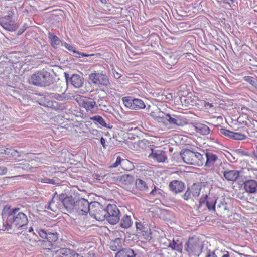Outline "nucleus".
I'll return each mask as SVG.
<instances>
[{
	"label": "nucleus",
	"instance_id": "31",
	"mask_svg": "<svg viewBox=\"0 0 257 257\" xmlns=\"http://www.w3.org/2000/svg\"><path fill=\"white\" fill-rule=\"evenodd\" d=\"M136 187L142 191H148V186L147 184L142 179H137L135 181Z\"/></svg>",
	"mask_w": 257,
	"mask_h": 257
},
{
	"label": "nucleus",
	"instance_id": "13",
	"mask_svg": "<svg viewBox=\"0 0 257 257\" xmlns=\"http://www.w3.org/2000/svg\"><path fill=\"white\" fill-rule=\"evenodd\" d=\"M200 248L199 241L193 237L189 238L185 244V249L189 253H195Z\"/></svg>",
	"mask_w": 257,
	"mask_h": 257
},
{
	"label": "nucleus",
	"instance_id": "12",
	"mask_svg": "<svg viewBox=\"0 0 257 257\" xmlns=\"http://www.w3.org/2000/svg\"><path fill=\"white\" fill-rule=\"evenodd\" d=\"M222 171L223 176L228 181L235 182L239 178L240 172L237 170H230L228 168H223Z\"/></svg>",
	"mask_w": 257,
	"mask_h": 257
},
{
	"label": "nucleus",
	"instance_id": "17",
	"mask_svg": "<svg viewBox=\"0 0 257 257\" xmlns=\"http://www.w3.org/2000/svg\"><path fill=\"white\" fill-rule=\"evenodd\" d=\"M79 104L80 106L85 108L87 111H92L95 108H96V109H98L96 102L90 98H82L80 100Z\"/></svg>",
	"mask_w": 257,
	"mask_h": 257
},
{
	"label": "nucleus",
	"instance_id": "29",
	"mask_svg": "<svg viewBox=\"0 0 257 257\" xmlns=\"http://www.w3.org/2000/svg\"><path fill=\"white\" fill-rule=\"evenodd\" d=\"M2 149L4 150V152H1V154H5L8 156L19 157L20 156V153L16 150L6 148L5 147H3Z\"/></svg>",
	"mask_w": 257,
	"mask_h": 257
},
{
	"label": "nucleus",
	"instance_id": "63",
	"mask_svg": "<svg viewBox=\"0 0 257 257\" xmlns=\"http://www.w3.org/2000/svg\"><path fill=\"white\" fill-rule=\"evenodd\" d=\"M29 232H33L34 234H35V233L33 232V228L32 227H31L29 229Z\"/></svg>",
	"mask_w": 257,
	"mask_h": 257
},
{
	"label": "nucleus",
	"instance_id": "46",
	"mask_svg": "<svg viewBox=\"0 0 257 257\" xmlns=\"http://www.w3.org/2000/svg\"><path fill=\"white\" fill-rule=\"evenodd\" d=\"M36 231L39 234V236L43 239H47L49 231L45 229H38Z\"/></svg>",
	"mask_w": 257,
	"mask_h": 257
},
{
	"label": "nucleus",
	"instance_id": "51",
	"mask_svg": "<svg viewBox=\"0 0 257 257\" xmlns=\"http://www.w3.org/2000/svg\"><path fill=\"white\" fill-rule=\"evenodd\" d=\"M157 190H160V191H162L160 189H157V188L156 187V186H154V189L150 193V195L154 196H155V195H156L157 194H159V195L161 194L160 191L157 192Z\"/></svg>",
	"mask_w": 257,
	"mask_h": 257
},
{
	"label": "nucleus",
	"instance_id": "14",
	"mask_svg": "<svg viewBox=\"0 0 257 257\" xmlns=\"http://www.w3.org/2000/svg\"><path fill=\"white\" fill-rule=\"evenodd\" d=\"M0 25L5 29L9 31H14L18 28L15 22L8 17L0 18Z\"/></svg>",
	"mask_w": 257,
	"mask_h": 257
},
{
	"label": "nucleus",
	"instance_id": "11",
	"mask_svg": "<svg viewBox=\"0 0 257 257\" xmlns=\"http://www.w3.org/2000/svg\"><path fill=\"white\" fill-rule=\"evenodd\" d=\"M169 188L173 194H177L182 192L185 188V185L184 182L179 180H173L169 184Z\"/></svg>",
	"mask_w": 257,
	"mask_h": 257
},
{
	"label": "nucleus",
	"instance_id": "8",
	"mask_svg": "<svg viewBox=\"0 0 257 257\" xmlns=\"http://www.w3.org/2000/svg\"><path fill=\"white\" fill-rule=\"evenodd\" d=\"M89 203L88 200L84 198L77 199L74 213L82 215H86L89 211Z\"/></svg>",
	"mask_w": 257,
	"mask_h": 257
},
{
	"label": "nucleus",
	"instance_id": "1",
	"mask_svg": "<svg viewBox=\"0 0 257 257\" xmlns=\"http://www.w3.org/2000/svg\"><path fill=\"white\" fill-rule=\"evenodd\" d=\"M2 217L5 230L7 231L25 229L28 223L26 214L19 207H5L3 210Z\"/></svg>",
	"mask_w": 257,
	"mask_h": 257
},
{
	"label": "nucleus",
	"instance_id": "27",
	"mask_svg": "<svg viewBox=\"0 0 257 257\" xmlns=\"http://www.w3.org/2000/svg\"><path fill=\"white\" fill-rule=\"evenodd\" d=\"M106 214H107V207H101V209H99L96 214L94 216V218L99 221H102L106 220Z\"/></svg>",
	"mask_w": 257,
	"mask_h": 257
},
{
	"label": "nucleus",
	"instance_id": "54",
	"mask_svg": "<svg viewBox=\"0 0 257 257\" xmlns=\"http://www.w3.org/2000/svg\"><path fill=\"white\" fill-rule=\"evenodd\" d=\"M28 27V26H27V24L26 23H25L21 28L20 29L18 30V35H21L26 30V29Z\"/></svg>",
	"mask_w": 257,
	"mask_h": 257
},
{
	"label": "nucleus",
	"instance_id": "36",
	"mask_svg": "<svg viewBox=\"0 0 257 257\" xmlns=\"http://www.w3.org/2000/svg\"><path fill=\"white\" fill-rule=\"evenodd\" d=\"M216 200L214 198H208L206 201V205L208 210H215Z\"/></svg>",
	"mask_w": 257,
	"mask_h": 257
},
{
	"label": "nucleus",
	"instance_id": "38",
	"mask_svg": "<svg viewBox=\"0 0 257 257\" xmlns=\"http://www.w3.org/2000/svg\"><path fill=\"white\" fill-rule=\"evenodd\" d=\"M47 96H49V98L55 99L58 101H64L67 99L66 96H64L58 93H49V95Z\"/></svg>",
	"mask_w": 257,
	"mask_h": 257
},
{
	"label": "nucleus",
	"instance_id": "57",
	"mask_svg": "<svg viewBox=\"0 0 257 257\" xmlns=\"http://www.w3.org/2000/svg\"><path fill=\"white\" fill-rule=\"evenodd\" d=\"M7 169L4 166H0V175H3L6 174Z\"/></svg>",
	"mask_w": 257,
	"mask_h": 257
},
{
	"label": "nucleus",
	"instance_id": "24",
	"mask_svg": "<svg viewBox=\"0 0 257 257\" xmlns=\"http://www.w3.org/2000/svg\"><path fill=\"white\" fill-rule=\"evenodd\" d=\"M188 188L190 190L192 197L196 198L200 195L201 190V185L200 183H194Z\"/></svg>",
	"mask_w": 257,
	"mask_h": 257
},
{
	"label": "nucleus",
	"instance_id": "52",
	"mask_svg": "<svg viewBox=\"0 0 257 257\" xmlns=\"http://www.w3.org/2000/svg\"><path fill=\"white\" fill-rule=\"evenodd\" d=\"M166 60L167 61V62L171 65H174L177 62L176 59L174 58L172 60V57L171 56L167 57L166 59Z\"/></svg>",
	"mask_w": 257,
	"mask_h": 257
},
{
	"label": "nucleus",
	"instance_id": "34",
	"mask_svg": "<svg viewBox=\"0 0 257 257\" xmlns=\"http://www.w3.org/2000/svg\"><path fill=\"white\" fill-rule=\"evenodd\" d=\"M178 241H176L173 240L172 242H170L168 247L171 248L174 250L181 252L182 249V245L181 242H177Z\"/></svg>",
	"mask_w": 257,
	"mask_h": 257
},
{
	"label": "nucleus",
	"instance_id": "20",
	"mask_svg": "<svg viewBox=\"0 0 257 257\" xmlns=\"http://www.w3.org/2000/svg\"><path fill=\"white\" fill-rule=\"evenodd\" d=\"M56 253L60 257H78L79 254L75 251L67 248H61L56 251Z\"/></svg>",
	"mask_w": 257,
	"mask_h": 257
},
{
	"label": "nucleus",
	"instance_id": "3",
	"mask_svg": "<svg viewBox=\"0 0 257 257\" xmlns=\"http://www.w3.org/2000/svg\"><path fill=\"white\" fill-rule=\"evenodd\" d=\"M180 155L183 161L191 165L201 166L205 162V158L203 154H201L195 150H191L186 149L182 150Z\"/></svg>",
	"mask_w": 257,
	"mask_h": 257
},
{
	"label": "nucleus",
	"instance_id": "33",
	"mask_svg": "<svg viewBox=\"0 0 257 257\" xmlns=\"http://www.w3.org/2000/svg\"><path fill=\"white\" fill-rule=\"evenodd\" d=\"M47 107L51 108L55 110H62L66 108V107L64 105L59 104L56 101L49 100V102L47 103Z\"/></svg>",
	"mask_w": 257,
	"mask_h": 257
},
{
	"label": "nucleus",
	"instance_id": "64",
	"mask_svg": "<svg viewBox=\"0 0 257 257\" xmlns=\"http://www.w3.org/2000/svg\"><path fill=\"white\" fill-rule=\"evenodd\" d=\"M254 154L255 157L257 158V146L256 147V150L254 151Z\"/></svg>",
	"mask_w": 257,
	"mask_h": 257
},
{
	"label": "nucleus",
	"instance_id": "30",
	"mask_svg": "<svg viewBox=\"0 0 257 257\" xmlns=\"http://www.w3.org/2000/svg\"><path fill=\"white\" fill-rule=\"evenodd\" d=\"M62 45L65 47L67 49H68L69 51L72 52L74 54H79L81 55L82 56H93L94 54H88L84 53H82L81 52L78 51L76 50L72 45L67 43L66 42H64V43H62Z\"/></svg>",
	"mask_w": 257,
	"mask_h": 257
},
{
	"label": "nucleus",
	"instance_id": "5",
	"mask_svg": "<svg viewBox=\"0 0 257 257\" xmlns=\"http://www.w3.org/2000/svg\"><path fill=\"white\" fill-rule=\"evenodd\" d=\"M60 200L62 203V209L69 213H74L75 202L77 200L76 197L71 195L68 196L66 193H61Z\"/></svg>",
	"mask_w": 257,
	"mask_h": 257
},
{
	"label": "nucleus",
	"instance_id": "41",
	"mask_svg": "<svg viewBox=\"0 0 257 257\" xmlns=\"http://www.w3.org/2000/svg\"><path fill=\"white\" fill-rule=\"evenodd\" d=\"M216 257H230V253L226 250L221 249L215 250Z\"/></svg>",
	"mask_w": 257,
	"mask_h": 257
},
{
	"label": "nucleus",
	"instance_id": "49",
	"mask_svg": "<svg viewBox=\"0 0 257 257\" xmlns=\"http://www.w3.org/2000/svg\"><path fill=\"white\" fill-rule=\"evenodd\" d=\"M148 141L145 139L140 140L139 141V146L142 149H145L148 146Z\"/></svg>",
	"mask_w": 257,
	"mask_h": 257
},
{
	"label": "nucleus",
	"instance_id": "42",
	"mask_svg": "<svg viewBox=\"0 0 257 257\" xmlns=\"http://www.w3.org/2000/svg\"><path fill=\"white\" fill-rule=\"evenodd\" d=\"M231 138L236 140H242L246 138V136L241 133L232 132Z\"/></svg>",
	"mask_w": 257,
	"mask_h": 257
},
{
	"label": "nucleus",
	"instance_id": "9",
	"mask_svg": "<svg viewBox=\"0 0 257 257\" xmlns=\"http://www.w3.org/2000/svg\"><path fill=\"white\" fill-rule=\"evenodd\" d=\"M64 77L68 84L70 83L77 88L81 87L84 83V78L77 74H73L70 77L68 73L64 72Z\"/></svg>",
	"mask_w": 257,
	"mask_h": 257
},
{
	"label": "nucleus",
	"instance_id": "39",
	"mask_svg": "<svg viewBox=\"0 0 257 257\" xmlns=\"http://www.w3.org/2000/svg\"><path fill=\"white\" fill-rule=\"evenodd\" d=\"M96 105L97 106H99L100 109L102 110L106 111L108 110L107 106H108V102H107L106 100L99 99L98 100L97 102H96Z\"/></svg>",
	"mask_w": 257,
	"mask_h": 257
},
{
	"label": "nucleus",
	"instance_id": "62",
	"mask_svg": "<svg viewBox=\"0 0 257 257\" xmlns=\"http://www.w3.org/2000/svg\"><path fill=\"white\" fill-rule=\"evenodd\" d=\"M224 3H226L230 6L233 3V0H223Z\"/></svg>",
	"mask_w": 257,
	"mask_h": 257
},
{
	"label": "nucleus",
	"instance_id": "26",
	"mask_svg": "<svg viewBox=\"0 0 257 257\" xmlns=\"http://www.w3.org/2000/svg\"><path fill=\"white\" fill-rule=\"evenodd\" d=\"M133 224V221L130 216L124 215L120 220V226L121 228L127 229L130 228Z\"/></svg>",
	"mask_w": 257,
	"mask_h": 257
},
{
	"label": "nucleus",
	"instance_id": "7",
	"mask_svg": "<svg viewBox=\"0 0 257 257\" xmlns=\"http://www.w3.org/2000/svg\"><path fill=\"white\" fill-rule=\"evenodd\" d=\"M88 77L91 83L97 85L107 86L110 84L108 78L105 74L93 73L89 74Z\"/></svg>",
	"mask_w": 257,
	"mask_h": 257
},
{
	"label": "nucleus",
	"instance_id": "58",
	"mask_svg": "<svg viewBox=\"0 0 257 257\" xmlns=\"http://www.w3.org/2000/svg\"><path fill=\"white\" fill-rule=\"evenodd\" d=\"M14 15V11L13 10L9 11L7 13V15L4 17H8V18H11Z\"/></svg>",
	"mask_w": 257,
	"mask_h": 257
},
{
	"label": "nucleus",
	"instance_id": "40",
	"mask_svg": "<svg viewBox=\"0 0 257 257\" xmlns=\"http://www.w3.org/2000/svg\"><path fill=\"white\" fill-rule=\"evenodd\" d=\"M38 181L43 183H48L53 185L58 184V180L56 179H49L47 177L38 178Z\"/></svg>",
	"mask_w": 257,
	"mask_h": 257
},
{
	"label": "nucleus",
	"instance_id": "19",
	"mask_svg": "<svg viewBox=\"0 0 257 257\" xmlns=\"http://www.w3.org/2000/svg\"><path fill=\"white\" fill-rule=\"evenodd\" d=\"M203 153L206 158V161H205L204 163H205V166L207 167H212L216 162H220V160L218 159V156L216 154L211 152Z\"/></svg>",
	"mask_w": 257,
	"mask_h": 257
},
{
	"label": "nucleus",
	"instance_id": "47",
	"mask_svg": "<svg viewBox=\"0 0 257 257\" xmlns=\"http://www.w3.org/2000/svg\"><path fill=\"white\" fill-rule=\"evenodd\" d=\"M192 194L190 190L188 188L185 193L182 195V198L184 200L188 201L190 199H192Z\"/></svg>",
	"mask_w": 257,
	"mask_h": 257
},
{
	"label": "nucleus",
	"instance_id": "48",
	"mask_svg": "<svg viewBox=\"0 0 257 257\" xmlns=\"http://www.w3.org/2000/svg\"><path fill=\"white\" fill-rule=\"evenodd\" d=\"M219 131H220V133L221 134H222L226 137H228L231 138V135H232V131H229L224 128H220Z\"/></svg>",
	"mask_w": 257,
	"mask_h": 257
},
{
	"label": "nucleus",
	"instance_id": "28",
	"mask_svg": "<svg viewBox=\"0 0 257 257\" xmlns=\"http://www.w3.org/2000/svg\"><path fill=\"white\" fill-rule=\"evenodd\" d=\"M48 39L51 46L55 48H57L61 42L60 39L57 36L51 32L48 33Z\"/></svg>",
	"mask_w": 257,
	"mask_h": 257
},
{
	"label": "nucleus",
	"instance_id": "10",
	"mask_svg": "<svg viewBox=\"0 0 257 257\" xmlns=\"http://www.w3.org/2000/svg\"><path fill=\"white\" fill-rule=\"evenodd\" d=\"M61 194H58L55 192L51 200L48 203L45 208L53 212H56L58 209H62V203L60 200Z\"/></svg>",
	"mask_w": 257,
	"mask_h": 257
},
{
	"label": "nucleus",
	"instance_id": "23",
	"mask_svg": "<svg viewBox=\"0 0 257 257\" xmlns=\"http://www.w3.org/2000/svg\"><path fill=\"white\" fill-rule=\"evenodd\" d=\"M89 213L92 216H94L99 209L103 207L99 202L94 201L89 203Z\"/></svg>",
	"mask_w": 257,
	"mask_h": 257
},
{
	"label": "nucleus",
	"instance_id": "35",
	"mask_svg": "<svg viewBox=\"0 0 257 257\" xmlns=\"http://www.w3.org/2000/svg\"><path fill=\"white\" fill-rule=\"evenodd\" d=\"M96 124H99L104 127H107V124L104 119L100 115H95L90 118Z\"/></svg>",
	"mask_w": 257,
	"mask_h": 257
},
{
	"label": "nucleus",
	"instance_id": "2",
	"mask_svg": "<svg viewBox=\"0 0 257 257\" xmlns=\"http://www.w3.org/2000/svg\"><path fill=\"white\" fill-rule=\"evenodd\" d=\"M29 82L36 86L46 87L53 83L54 77L50 73L43 69L33 74Z\"/></svg>",
	"mask_w": 257,
	"mask_h": 257
},
{
	"label": "nucleus",
	"instance_id": "44",
	"mask_svg": "<svg viewBox=\"0 0 257 257\" xmlns=\"http://www.w3.org/2000/svg\"><path fill=\"white\" fill-rule=\"evenodd\" d=\"M217 209L218 211L221 214L225 213L226 211L228 212L227 204L222 202H220L217 205Z\"/></svg>",
	"mask_w": 257,
	"mask_h": 257
},
{
	"label": "nucleus",
	"instance_id": "61",
	"mask_svg": "<svg viewBox=\"0 0 257 257\" xmlns=\"http://www.w3.org/2000/svg\"><path fill=\"white\" fill-rule=\"evenodd\" d=\"M114 76L116 79H119L121 77L120 74L117 72H115L114 73Z\"/></svg>",
	"mask_w": 257,
	"mask_h": 257
},
{
	"label": "nucleus",
	"instance_id": "15",
	"mask_svg": "<svg viewBox=\"0 0 257 257\" xmlns=\"http://www.w3.org/2000/svg\"><path fill=\"white\" fill-rule=\"evenodd\" d=\"M149 158H153L158 162H164L167 159L165 151L152 149V153L149 155Z\"/></svg>",
	"mask_w": 257,
	"mask_h": 257
},
{
	"label": "nucleus",
	"instance_id": "18",
	"mask_svg": "<svg viewBox=\"0 0 257 257\" xmlns=\"http://www.w3.org/2000/svg\"><path fill=\"white\" fill-rule=\"evenodd\" d=\"M243 188L248 193L253 194L257 192V181L248 179L243 182Z\"/></svg>",
	"mask_w": 257,
	"mask_h": 257
},
{
	"label": "nucleus",
	"instance_id": "50",
	"mask_svg": "<svg viewBox=\"0 0 257 257\" xmlns=\"http://www.w3.org/2000/svg\"><path fill=\"white\" fill-rule=\"evenodd\" d=\"M208 198V195H206L204 197H202V198H201L200 199V200H199V206L198 207V208L199 209L201 207L202 205L203 204H205V203L206 204V201H207Z\"/></svg>",
	"mask_w": 257,
	"mask_h": 257
},
{
	"label": "nucleus",
	"instance_id": "25",
	"mask_svg": "<svg viewBox=\"0 0 257 257\" xmlns=\"http://www.w3.org/2000/svg\"><path fill=\"white\" fill-rule=\"evenodd\" d=\"M48 92H45L44 94H39L38 97L37 98L36 101L41 105L45 107H47V103L49 101V96Z\"/></svg>",
	"mask_w": 257,
	"mask_h": 257
},
{
	"label": "nucleus",
	"instance_id": "32",
	"mask_svg": "<svg viewBox=\"0 0 257 257\" xmlns=\"http://www.w3.org/2000/svg\"><path fill=\"white\" fill-rule=\"evenodd\" d=\"M134 177L129 174H124L120 177V181L124 185H131L134 182Z\"/></svg>",
	"mask_w": 257,
	"mask_h": 257
},
{
	"label": "nucleus",
	"instance_id": "21",
	"mask_svg": "<svg viewBox=\"0 0 257 257\" xmlns=\"http://www.w3.org/2000/svg\"><path fill=\"white\" fill-rule=\"evenodd\" d=\"M136 253L135 251L129 247L123 248L118 251L115 257H135Z\"/></svg>",
	"mask_w": 257,
	"mask_h": 257
},
{
	"label": "nucleus",
	"instance_id": "37",
	"mask_svg": "<svg viewBox=\"0 0 257 257\" xmlns=\"http://www.w3.org/2000/svg\"><path fill=\"white\" fill-rule=\"evenodd\" d=\"M58 235L56 232H52L49 231L47 239L49 242H55L58 239Z\"/></svg>",
	"mask_w": 257,
	"mask_h": 257
},
{
	"label": "nucleus",
	"instance_id": "56",
	"mask_svg": "<svg viewBox=\"0 0 257 257\" xmlns=\"http://www.w3.org/2000/svg\"><path fill=\"white\" fill-rule=\"evenodd\" d=\"M206 257H216L215 250L211 251L210 250H208L206 252Z\"/></svg>",
	"mask_w": 257,
	"mask_h": 257
},
{
	"label": "nucleus",
	"instance_id": "16",
	"mask_svg": "<svg viewBox=\"0 0 257 257\" xmlns=\"http://www.w3.org/2000/svg\"><path fill=\"white\" fill-rule=\"evenodd\" d=\"M165 116V120L171 125L180 126H183L184 124V121L182 120L180 116L170 113H167Z\"/></svg>",
	"mask_w": 257,
	"mask_h": 257
},
{
	"label": "nucleus",
	"instance_id": "55",
	"mask_svg": "<svg viewBox=\"0 0 257 257\" xmlns=\"http://www.w3.org/2000/svg\"><path fill=\"white\" fill-rule=\"evenodd\" d=\"M136 227L138 230L141 231L142 232L144 231L145 227L141 223L136 222Z\"/></svg>",
	"mask_w": 257,
	"mask_h": 257
},
{
	"label": "nucleus",
	"instance_id": "4",
	"mask_svg": "<svg viewBox=\"0 0 257 257\" xmlns=\"http://www.w3.org/2000/svg\"><path fill=\"white\" fill-rule=\"evenodd\" d=\"M106 220L112 225L117 224L120 220V211L115 204L107 206Z\"/></svg>",
	"mask_w": 257,
	"mask_h": 257
},
{
	"label": "nucleus",
	"instance_id": "43",
	"mask_svg": "<svg viewBox=\"0 0 257 257\" xmlns=\"http://www.w3.org/2000/svg\"><path fill=\"white\" fill-rule=\"evenodd\" d=\"M243 79L245 81L249 83L252 86L254 87L255 88H257V79L251 77V76H245L243 78Z\"/></svg>",
	"mask_w": 257,
	"mask_h": 257
},
{
	"label": "nucleus",
	"instance_id": "60",
	"mask_svg": "<svg viewBox=\"0 0 257 257\" xmlns=\"http://www.w3.org/2000/svg\"><path fill=\"white\" fill-rule=\"evenodd\" d=\"M167 113H164L163 112H159V115L157 116L159 118H162L165 119V114Z\"/></svg>",
	"mask_w": 257,
	"mask_h": 257
},
{
	"label": "nucleus",
	"instance_id": "59",
	"mask_svg": "<svg viewBox=\"0 0 257 257\" xmlns=\"http://www.w3.org/2000/svg\"><path fill=\"white\" fill-rule=\"evenodd\" d=\"M100 143L104 148H106V145L105 143V139L103 137H101V138H100Z\"/></svg>",
	"mask_w": 257,
	"mask_h": 257
},
{
	"label": "nucleus",
	"instance_id": "45",
	"mask_svg": "<svg viewBox=\"0 0 257 257\" xmlns=\"http://www.w3.org/2000/svg\"><path fill=\"white\" fill-rule=\"evenodd\" d=\"M122 162L124 163L126 162L130 163V162L127 160L122 159L120 156H118L116 158L115 162L114 163H112L110 166V167L112 168H115L117 167L119 165H120Z\"/></svg>",
	"mask_w": 257,
	"mask_h": 257
},
{
	"label": "nucleus",
	"instance_id": "53",
	"mask_svg": "<svg viewBox=\"0 0 257 257\" xmlns=\"http://www.w3.org/2000/svg\"><path fill=\"white\" fill-rule=\"evenodd\" d=\"M235 152L236 154L240 155V156H243V155H247V152H245L244 151H243L241 149H237L235 150Z\"/></svg>",
	"mask_w": 257,
	"mask_h": 257
},
{
	"label": "nucleus",
	"instance_id": "6",
	"mask_svg": "<svg viewBox=\"0 0 257 257\" xmlns=\"http://www.w3.org/2000/svg\"><path fill=\"white\" fill-rule=\"evenodd\" d=\"M124 106L131 109L139 110L144 109L146 105L144 101L140 99L135 98L132 96H125L122 98Z\"/></svg>",
	"mask_w": 257,
	"mask_h": 257
},
{
	"label": "nucleus",
	"instance_id": "22",
	"mask_svg": "<svg viewBox=\"0 0 257 257\" xmlns=\"http://www.w3.org/2000/svg\"><path fill=\"white\" fill-rule=\"evenodd\" d=\"M195 128L197 133L203 135H208L210 132V129L207 125L200 123H196Z\"/></svg>",
	"mask_w": 257,
	"mask_h": 257
}]
</instances>
